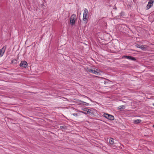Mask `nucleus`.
Returning <instances> with one entry per match:
<instances>
[{"mask_svg":"<svg viewBox=\"0 0 154 154\" xmlns=\"http://www.w3.org/2000/svg\"><path fill=\"white\" fill-rule=\"evenodd\" d=\"M122 58H124L126 59H128L129 60L134 61H135L136 60V59L135 57L131 56H124L122 57Z\"/></svg>","mask_w":154,"mask_h":154,"instance_id":"0eeeda50","label":"nucleus"},{"mask_svg":"<svg viewBox=\"0 0 154 154\" xmlns=\"http://www.w3.org/2000/svg\"><path fill=\"white\" fill-rule=\"evenodd\" d=\"M83 103H85V105H86V106H88V105L89 104L88 103H86V102H83Z\"/></svg>","mask_w":154,"mask_h":154,"instance_id":"2eb2a0df","label":"nucleus"},{"mask_svg":"<svg viewBox=\"0 0 154 154\" xmlns=\"http://www.w3.org/2000/svg\"><path fill=\"white\" fill-rule=\"evenodd\" d=\"M153 128H154V125H153Z\"/></svg>","mask_w":154,"mask_h":154,"instance_id":"a211bd4d","label":"nucleus"},{"mask_svg":"<svg viewBox=\"0 0 154 154\" xmlns=\"http://www.w3.org/2000/svg\"><path fill=\"white\" fill-rule=\"evenodd\" d=\"M135 46L136 47L140 48L143 50L146 49L145 47H144V45H140L139 44H137L135 45Z\"/></svg>","mask_w":154,"mask_h":154,"instance_id":"1a4fd4ad","label":"nucleus"},{"mask_svg":"<svg viewBox=\"0 0 154 154\" xmlns=\"http://www.w3.org/2000/svg\"><path fill=\"white\" fill-rule=\"evenodd\" d=\"M125 108V106L124 105L118 107V109H124Z\"/></svg>","mask_w":154,"mask_h":154,"instance_id":"f8f14e48","label":"nucleus"},{"mask_svg":"<svg viewBox=\"0 0 154 154\" xmlns=\"http://www.w3.org/2000/svg\"><path fill=\"white\" fill-rule=\"evenodd\" d=\"M109 143L110 144H113L114 143L113 139L112 138H110L109 140Z\"/></svg>","mask_w":154,"mask_h":154,"instance_id":"9d476101","label":"nucleus"},{"mask_svg":"<svg viewBox=\"0 0 154 154\" xmlns=\"http://www.w3.org/2000/svg\"><path fill=\"white\" fill-rule=\"evenodd\" d=\"M80 112H82V113H85L84 112H82V111H80Z\"/></svg>","mask_w":154,"mask_h":154,"instance_id":"dca6fc26","label":"nucleus"},{"mask_svg":"<svg viewBox=\"0 0 154 154\" xmlns=\"http://www.w3.org/2000/svg\"><path fill=\"white\" fill-rule=\"evenodd\" d=\"M154 2V0H149L146 6L147 9H148L152 7L153 5Z\"/></svg>","mask_w":154,"mask_h":154,"instance_id":"20e7f679","label":"nucleus"},{"mask_svg":"<svg viewBox=\"0 0 154 154\" xmlns=\"http://www.w3.org/2000/svg\"><path fill=\"white\" fill-rule=\"evenodd\" d=\"M27 65V63L25 61H21L20 66L22 67H26Z\"/></svg>","mask_w":154,"mask_h":154,"instance_id":"6e6552de","label":"nucleus"},{"mask_svg":"<svg viewBox=\"0 0 154 154\" xmlns=\"http://www.w3.org/2000/svg\"><path fill=\"white\" fill-rule=\"evenodd\" d=\"M76 19V16L75 14L72 15L70 17V22L71 25H74L75 23Z\"/></svg>","mask_w":154,"mask_h":154,"instance_id":"f03ea898","label":"nucleus"},{"mask_svg":"<svg viewBox=\"0 0 154 154\" xmlns=\"http://www.w3.org/2000/svg\"><path fill=\"white\" fill-rule=\"evenodd\" d=\"M104 116L107 119L110 120H113L114 119V117L113 116L107 113H104Z\"/></svg>","mask_w":154,"mask_h":154,"instance_id":"7ed1b4c3","label":"nucleus"},{"mask_svg":"<svg viewBox=\"0 0 154 154\" xmlns=\"http://www.w3.org/2000/svg\"><path fill=\"white\" fill-rule=\"evenodd\" d=\"M142 121L140 119H137L134 121V122L136 124H138L140 123Z\"/></svg>","mask_w":154,"mask_h":154,"instance_id":"9b49d317","label":"nucleus"},{"mask_svg":"<svg viewBox=\"0 0 154 154\" xmlns=\"http://www.w3.org/2000/svg\"><path fill=\"white\" fill-rule=\"evenodd\" d=\"M72 115L74 116H78L77 114L76 113H74L73 114H72Z\"/></svg>","mask_w":154,"mask_h":154,"instance_id":"4468645a","label":"nucleus"},{"mask_svg":"<svg viewBox=\"0 0 154 154\" xmlns=\"http://www.w3.org/2000/svg\"><path fill=\"white\" fill-rule=\"evenodd\" d=\"M6 48V46H4L0 50V56H2L5 52V50Z\"/></svg>","mask_w":154,"mask_h":154,"instance_id":"423d86ee","label":"nucleus"},{"mask_svg":"<svg viewBox=\"0 0 154 154\" xmlns=\"http://www.w3.org/2000/svg\"><path fill=\"white\" fill-rule=\"evenodd\" d=\"M88 13V10L87 9L85 8L84 9L83 13V20L84 23L86 24L88 22V19L87 18V15Z\"/></svg>","mask_w":154,"mask_h":154,"instance_id":"f257e3e1","label":"nucleus"},{"mask_svg":"<svg viewBox=\"0 0 154 154\" xmlns=\"http://www.w3.org/2000/svg\"><path fill=\"white\" fill-rule=\"evenodd\" d=\"M87 70L88 72H90L91 73H94L96 75H99L100 73L99 72H97V71L95 70H94L93 69H88Z\"/></svg>","mask_w":154,"mask_h":154,"instance_id":"39448f33","label":"nucleus"},{"mask_svg":"<svg viewBox=\"0 0 154 154\" xmlns=\"http://www.w3.org/2000/svg\"><path fill=\"white\" fill-rule=\"evenodd\" d=\"M152 105L154 106V103H153Z\"/></svg>","mask_w":154,"mask_h":154,"instance_id":"f3484780","label":"nucleus"},{"mask_svg":"<svg viewBox=\"0 0 154 154\" xmlns=\"http://www.w3.org/2000/svg\"><path fill=\"white\" fill-rule=\"evenodd\" d=\"M60 128L62 129H65L66 128V126H60Z\"/></svg>","mask_w":154,"mask_h":154,"instance_id":"ddd939ff","label":"nucleus"}]
</instances>
